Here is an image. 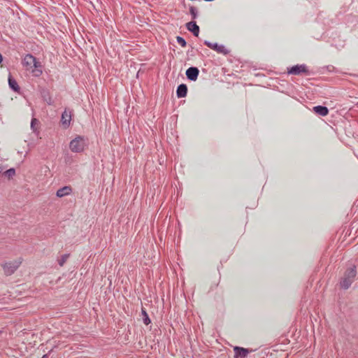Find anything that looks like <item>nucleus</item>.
<instances>
[{"label":"nucleus","mask_w":358,"mask_h":358,"mask_svg":"<svg viewBox=\"0 0 358 358\" xmlns=\"http://www.w3.org/2000/svg\"><path fill=\"white\" fill-rule=\"evenodd\" d=\"M3 167L0 166V173H1L3 172Z\"/></svg>","instance_id":"obj_19"},{"label":"nucleus","mask_w":358,"mask_h":358,"mask_svg":"<svg viewBox=\"0 0 358 358\" xmlns=\"http://www.w3.org/2000/svg\"><path fill=\"white\" fill-rule=\"evenodd\" d=\"M189 12H190V14L192 15V19H196L197 17V9L196 8L194 7V6H191L189 8Z\"/></svg>","instance_id":"obj_16"},{"label":"nucleus","mask_w":358,"mask_h":358,"mask_svg":"<svg viewBox=\"0 0 358 358\" xmlns=\"http://www.w3.org/2000/svg\"><path fill=\"white\" fill-rule=\"evenodd\" d=\"M176 40L178 44H180L182 47H185L187 45V43L182 37L177 36Z\"/></svg>","instance_id":"obj_17"},{"label":"nucleus","mask_w":358,"mask_h":358,"mask_svg":"<svg viewBox=\"0 0 358 358\" xmlns=\"http://www.w3.org/2000/svg\"><path fill=\"white\" fill-rule=\"evenodd\" d=\"M313 110L316 114L321 116H326L329 113L328 108L323 106H315Z\"/></svg>","instance_id":"obj_10"},{"label":"nucleus","mask_w":358,"mask_h":358,"mask_svg":"<svg viewBox=\"0 0 358 358\" xmlns=\"http://www.w3.org/2000/svg\"><path fill=\"white\" fill-rule=\"evenodd\" d=\"M22 63L27 71H31L33 76L38 77L42 74L43 71L41 64L38 62L36 58L32 55H26Z\"/></svg>","instance_id":"obj_1"},{"label":"nucleus","mask_w":358,"mask_h":358,"mask_svg":"<svg viewBox=\"0 0 358 358\" xmlns=\"http://www.w3.org/2000/svg\"><path fill=\"white\" fill-rule=\"evenodd\" d=\"M22 262V259L19 258L14 261L6 262L2 265L3 272L6 275H10L19 268Z\"/></svg>","instance_id":"obj_4"},{"label":"nucleus","mask_w":358,"mask_h":358,"mask_svg":"<svg viewBox=\"0 0 358 358\" xmlns=\"http://www.w3.org/2000/svg\"><path fill=\"white\" fill-rule=\"evenodd\" d=\"M71 192V187L70 186H65L57 191L56 195L58 197H63L64 196L70 194Z\"/></svg>","instance_id":"obj_11"},{"label":"nucleus","mask_w":358,"mask_h":358,"mask_svg":"<svg viewBox=\"0 0 358 358\" xmlns=\"http://www.w3.org/2000/svg\"><path fill=\"white\" fill-rule=\"evenodd\" d=\"M141 313H146L145 310L142 308V310H141Z\"/></svg>","instance_id":"obj_20"},{"label":"nucleus","mask_w":358,"mask_h":358,"mask_svg":"<svg viewBox=\"0 0 358 358\" xmlns=\"http://www.w3.org/2000/svg\"><path fill=\"white\" fill-rule=\"evenodd\" d=\"M288 73L292 75H300L301 73H305L306 75L309 74V71L305 64H297L293 66L288 70Z\"/></svg>","instance_id":"obj_5"},{"label":"nucleus","mask_w":358,"mask_h":358,"mask_svg":"<svg viewBox=\"0 0 358 358\" xmlns=\"http://www.w3.org/2000/svg\"><path fill=\"white\" fill-rule=\"evenodd\" d=\"M187 29L191 31L195 36H198L199 34V27L194 21L187 22L186 24Z\"/></svg>","instance_id":"obj_8"},{"label":"nucleus","mask_w":358,"mask_h":358,"mask_svg":"<svg viewBox=\"0 0 358 358\" xmlns=\"http://www.w3.org/2000/svg\"><path fill=\"white\" fill-rule=\"evenodd\" d=\"M8 85H9V87L14 92H19L20 87H19L17 83L16 82V80L11 76H9V78H8Z\"/></svg>","instance_id":"obj_13"},{"label":"nucleus","mask_w":358,"mask_h":358,"mask_svg":"<svg viewBox=\"0 0 358 358\" xmlns=\"http://www.w3.org/2000/svg\"><path fill=\"white\" fill-rule=\"evenodd\" d=\"M71 119V113L67 112L66 110H64V112L62 115L61 122L63 125L64 126H69L70 124V121Z\"/></svg>","instance_id":"obj_12"},{"label":"nucleus","mask_w":358,"mask_h":358,"mask_svg":"<svg viewBox=\"0 0 358 358\" xmlns=\"http://www.w3.org/2000/svg\"><path fill=\"white\" fill-rule=\"evenodd\" d=\"M204 44L207 47L213 49V50L216 51L218 53H222L223 55H227L229 52V51L223 45H219L217 43H213L208 41H205Z\"/></svg>","instance_id":"obj_6"},{"label":"nucleus","mask_w":358,"mask_h":358,"mask_svg":"<svg viewBox=\"0 0 358 358\" xmlns=\"http://www.w3.org/2000/svg\"><path fill=\"white\" fill-rule=\"evenodd\" d=\"M39 123L38 120L36 118H33L31 122V128L33 129L34 131L36 130V125H38Z\"/></svg>","instance_id":"obj_18"},{"label":"nucleus","mask_w":358,"mask_h":358,"mask_svg":"<svg viewBox=\"0 0 358 358\" xmlns=\"http://www.w3.org/2000/svg\"><path fill=\"white\" fill-rule=\"evenodd\" d=\"M69 257V254L63 255L61 257V258L58 260L59 265L60 266H64V264L66 263V262L67 261Z\"/></svg>","instance_id":"obj_15"},{"label":"nucleus","mask_w":358,"mask_h":358,"mask_svg":"<svg viewBox=\"0 0 358 358\" xmlns=\"http://www.w3.org/2000/svg\"><path fill=\"white\" fill-rule=\"evenodd\" d=\"M357 105H358V102H357Z\"/></svg>","instance_id":"obj_21"},{"label":"nucleus","mask_w":358,"mask_h":358,"mask_svg":"<svg viewBox=\"0 0 358 358\" xmlns=\"http://www.w3.org/2000/svg\"><path fill=\"white\" fill-rule=\"evenodd\" d=\"M357 274V271L355 266L350 267L348 268L340 282L341 287L344 289H348L352 283L353 282Z\"/></svg>","instance_id":"obj_2"},{"label":"nucleus","mask_w":358,"mask_h":358,"mask_svg":"<svg viewBox=\"0 0 358 358\" xmlns=\"http://www.w3.org/2000/svg\"><path fill=\"white\" fill-rule=\"evenodd\" d=\"M3 174L8 179H10L15 176V170L14 169L11 168V169L4 171Z\"/></svg>","instance_id":"obj_14"},{"label":"nucleus","mask_w":358,"mask_h":358,"mask_svg":"<svg viewBox=\"0 0 358 358\" xmlns=\"http://www.w3.org/2000/svg\"><path fill=\"white\" fill-rule=\"evenodd\" d=\"M199 71L196 67H189L186 71L187 78L192 81H195L199 76Z\"/></svg>","instance_id":"obj_7"},{"label":"nucleus","mask_w":358,"mask_h":358,"mask_svg":"<svg viewBox=\"0 0 358 358\" xmlns=\"http://www.w3.org/2000/svg\"><path fill=\"white\" fill-rule=\"evenodd\" d=\"M86 145L85 139L83 136H78L69 143V148L73 152H81Z\"/></svg>","instance_id":"obj_3"},{"label":"nucleus","mask_w":358,"mask_h":358,"mask_svg":"<svg viewBox=\"0 0 358 358\" xmlns=\"http://www.w3.org/2000/svg\"><path fill=\"white\" fill-rule=\"evenodd\" d=\"M187 87L185 84H180L177 87L176 94L178 98H183L187 96Z\"/></svg>","instance_id":"obj_9"}]
</instances>
